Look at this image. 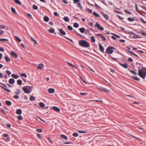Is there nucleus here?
<instances>
[{"mask_svg":"<svg viewBox=\"0 0 146 146\" xmlns=\"http://www.w3.org/2000/svg\"><path fill=\"white\" fill-rule=\"evenodd\" d=\"M44 65L43 64L41 63L39 64L38 65L37 68L40 69H42L44 67Z\"/></svg>","mask_w":146,"mask_h":146,"instance_id":"nucleus-19","label":"nucleus"},{"mask_svg":"<svg viewBox=\"0 0 146 146\" xmlns=\"http://www.w3.org/2000/svg\"><path fill=\"white\" fill-rule=\"evenodd\" d=\"M8 40L5 38H0V41H8Z\"/></svg>","mask_w":146,"mask_h":146,"instance_id":"nucleus-55","label":"nucleus"},{"mask_svg":"<svg viewBox=\"0 0 146 146\" xmlns=\"http://www.w3.org/2000/svg\"><path fill=\"white\" fill-rule=\"evenodd\" d=\"M127 20L128 21L130 22H132L135 20L134 17H133V18H132L130 17H129L127 18Z\"/></svg>","mask_w":146,"mask_h":146,"instance_id":"nucleus-33","label":"nucleus"},{"mask_svg":"<svg viewBox=\"0 0 146 146\" xmlns=\"http://www.w3.org/2000/svg\"><path fill=\"white\" fill-rule=\"evenodd\" d=\"M60 33V35H66V32L63 31L62 29H60L58 30Z\"/></svg>","mask_w":146,"mask_h":146,"instance_id":"nucleus-8","label":"nucleus"},{"mask_svg":"<svg viewBox=\"0 0 146 146\" xmlns=\"http://www.w3.org/2000/svg\"><path fill=\"white\" fill-rule=\"evenodd\" d=\"M11 76L12 77L15 79H17L19 77V76L17 75L14 74H12L11 75Z\"/></svg>","mask_w":146,"mask_h":146,"instance_id":"nucleus-22","label":"nucleus"},{"mask_svg":"<svg viewBox=\"0 0 146 146\" xmlns=\"http://www.w3.org/2000/svg\"><path fill=\"white\" fill-rule=\"evenodd\" d=\"M118 63L120 65L123 67L125 69H127L128 68V65L127 63H125L124 64L121 63V62H119Z\"/></svg>","mask_w":146,"mask_h":146,"instance_id":"nucleus-9","label":"nucleus"},{"mask_svg":"<svg viewBox=\"0 0 146 146\" xmlns=\"http://www.w3.org/2000/svg\"><path fill=\"white\" fill-rule=\"evenodd\" d=\"M64 37H65V38L67 39H68L69 40H70V41L72 43H74V42L73 41V40H72L71 39H70V38H68L65 36H64Z\"/></svg>","mask_w":146,"mask_h":146,"instance_id":"nucleus-54","label":"nucleus"},{"mask_svg":"<svg viewBox=\"0 0 146 146\" xmlns=\"http://www.w3.org/2000/svg\"><path fill=\"white\" fill-rule=\"evenodd\" d=\"M139 33L140 34L142 35L146 36V33L144 31L142 30H140V32Z\"/></svg>","mask_w":146,"mask_h":146,"instance_id":"nucleus-14","label":"nucleus"},{"mask_svg":"<svg viewBox=\"0 0 146 146\" xmlns=\"http://www.w3.org/2000/svg\"><path fill=\"white\" fill-rule=\"evenodd\" d=\"M43 20L46 22H48L49 20V18L46 15H45L43 18Z\"/></svg>","mask_w":146,"mask_h":146,"instance_id":"nucleus-15","label":"nucleus"},{"mask_svg":"<svg viewBox=\"0 0 146 146\" xmlns=\"http://www.w3.org/2000/svg\"><path fill=\"white\" fill-rule=\"evenodd\" d=\"M138 74L143 79H145L146 76V68L143 67L141 70H139Z\"/></svg>","mask_w":146,"mask_h":146,"instance_id":"nucleus-2","label":"nucleus"},{"mask_svg":"<svg viewBox=\"0 0 146 146\" xmlns=\"http://www.w3.org/2000/svg\"><path fill=\"white\" fill-rule=\"evenodd\" d=\"M117 15V16L118 17V18L120 19L121 20H123L124 19V18L121 17V16H120L119 15Z\"/></svg>","mask_w":146,"mask_h":146,"instance_id":"nucleus-63","label":"nucleus"},{"mask_svg":"<svg viewBox=\"0 0 146 146\" xmlns=\"http://www.w3.org/2000/svg\"><path fill=\"white\" fill-rule=\"evenodd\" d=\"M22 113V110L21 109H19L16 110V113L18 115H21Z\"/></svg>","mask_w":146,"mask_h":146,"instance_id":"nucleus-16","label":"nucleus"},{"mask_svg":"<svg viewBox=\"0 0 146 146\" xmlns=\"http://www.w3.org/2000/svg\"><path fill=\"white\" fill-rule=\"evenodd\" d=\"M67 28L70 31H72V30H74L73 29L72 27L70 25H68L67 26Z\"/></svg>","mask_w":146,"mask_h":146,"instance_id":"nucleus-45","label":"nucleus"},{"mask_svg":"<svg viewBox=\"0 0 146 146\" xmlns=\"http://www.w3.org/2000/svg\"><path fill=\"white\" fill-rule=\"evenodd\" d=\"M5 59L7 62H9L10 61V59L9 58L8 56L6 55V56L4 57Z\"/></svg>","mask_w":146,"mask_h":146,"instance_id":"nucleus-24","label":"nucleus"},{"mask_svg":"<svg viewBox=\"0 0 146 146\" xmlns=\"http://www.w3.org/2000/svg\"><path fill=\"white\" fill-rule=\"evenodd\" d=\"M18 119L19 120H22L23 119V117L21 116H18Z\"/></svg>","mask_w":146,"mask_h":146,"instance_id":"nucleus-58","label":"nucleus"},{"mask_svg":"<svg viewBox=\"0 0 146 146\" xmlns=\"http://www.w3.org/2000/svg\"><path fill=\"white\" fill-rule=\"evenodd\" d=\"M80 94L81 95L85 96V95H87L88 94V93H86V92H85V93L80 92Z\"/></svg>","mask_w":146,"mask_h":146,"instance_id":"nucleus-56","label":"nucleus"},{"mask_svg":"<svg viewBox=\"0 0 146 146\" xmlns=\"http://www.w3.org/2000/svg\"><path fill=\"white\" fill-rule=\"evenodd\" d=\"M96 35L98 36H100L102 40L104 41H106V39L105 37L102 34H96Z\"/></svg>","mask_w":146,"mask_h":146,"instance_id":"nucleus-7","label":"nucleus"},{"mask_svg":"<svg viewBox=\"0 0 146 146\" xmlns=\"http://www.w3.org/2000/svg\"><path fill=\"white\" fill-rule=\"evenodd\" d=\"M95 27H96L98 28V29L100 30L101 31H103L104 30V28L103 27H101L100 25L98 23L96 22V23Z\"/></svg>","mask_w":146,"mask_h":146,"instance_id":"nucleus-6","label":"nucleus"},{"mask_svg":"<svg viewBox=\"0 0 146 146\" xmlns=\"http://www.w3.org/2000/svg\"><path fill=\"white\" fill-rule=\"evenodd\" d=\"M17 82L19 85L20 86L21 85L22 83V81L20 79H19L17 80Z\"/></svg>","mask_w":146,"mask_h":146,"instance_id":"nucleus-29","label":"nucleus"},{"mask_svg":"<svg viewBox=\"0 0 146 146\" xmlns=\"http://www.w3.org/2000/svg\"><path fill=\"white\" fill-rule=\"evenodd\" d=\"M128 60L129 62H133V59L131 58H129L128 59Z\"/></svg>","mask_w":146,"mask_h":146,"instance_id":"nucleus-61","label":"nucleus"},{"mask_svg":"<svg viewBox=\"0 0 146 146\" xmlns=\"http://www.w3.org/2000/svg\"><path fill=\"white\" fill-rule=\"evenodd\" d=\"M36 131L38 132L41 133L42 131V130L41 129H36Z\"/></svg>","mask_w":146,"mask_h":146,"instance_id":"nucleus-53","label":"nucleus"},{"mask_svg":"<svg viewBox=\"0 0 146 146\" xmlns=\"http://www.w3.org/2000/svg\"><path fill=\"white\" fill-rule=\"evenodd\" d=\"M64 21L66 22H68L70 21V19L67 17H65L63 18Z\"/></svg>","mask_w":146,"mask_h":146,"instance_id":"nucleus-27","label":"nucleus"},{"mask_svg":"<svg viewBox=\"0 0 146 146\" xmlns=\"http://www.w3.org/2000/svg\"><path fill=\"white\" fill-rule=\"evenodd\" d=\"M60 137L62 138L67 140L68 139L67 137L64 134H62L60 135Z\"/></svg>","mask_w":146,"mask_h":146,"instance_id":"nucleus-21","label":"nucleus"},{"mask_svg":"<svg viewBox=\"0 0 146 146\" xmlns=\"http://www.w3.org/2000/svg\"><path fill=\"white\" fill-rule=\"evenodd\" d=\"M9 82L10 84H13L15 82V80L13 78H10L9 80Z\"/></svg>","mask_w":146,"mask_h":146,"instance_id":"nucleus-18","label":"nucleus"},{"mask_svg":"<svg viewBox=\"0 0 146 146\" xmlns=\"http://www.w3.org/2000/svg\"><path fill=\"white\" fill-rule=\"evenodd\" d=\"M11 54L13 57L15 59L17 58H18V56L17 54L13 51H11Z\"/></svg>","mask_w":146,"mask_h":146,"instance_id":"nucleus-11","label":"nucleus"},{"mask_svg":"<svg viewBox=\"0 0 146 146\" xmlns=\"http://www.w3.org/2000/svg\"><path fill=\"white\" fill-rule=\"evenodd\" d=\"M32 86H24L22 87V89L24 92L26 94H29L32 91Z\"/></svg>","mask_w":146,"mask_h":146,"instance_id":"nucleus-3","label":"nucleus"},{"mask_svg":"<svg viewBox=\"0 0 146 146\" xmlns=\"http://www.w3.org/2000/svg\"><path fill=\"white\" fill-rule=\"evenodd\" d=\"M14 1L16 3L20 5H22L21 2L19 0H14Z\"/></svg>","mask_w":146,"mask_h":146,"instance_id":"nucleus-28","label":"nucleus"},{"mask_svg":"<svg viewBox=\"0 0 146 146\" xmlns=\"http://www.w3.org/2000/svg\"><path fill=\"white\" fill-rule=\"evenodd\" d=\"M48 92L52 94L54 92L55 90L53 88H50L48 89Z\"/></svg>","mask_w":146,"mask_h":146,"instance_id":"nucleus-17","label":"nucleus"},{"mask_svg":"<svg viewBox=\"0 0 146 146\" xmlns=\"http://www.w3.org/2000/svg\"><path fill=\"white\" fill-rule=\"evenodd\" d=\"M134 38H140L141 37L139 35H137L135 34L133 36Z\"/></svg>","mask_w":146,"mask_h":146,"instance_id":"nucleus-40","label":"nucleus"},{"mask_svg":"<svg viewBox=\"0 0 146 146\" xmlns=\"http://www.w3.org/2000/svg\"><path fill=\"white\" fill-rule=\"evenodd\" d=\"M68 64L70 66L72 67L73 68H76V67L74 66V65H73L71 63H69V62H67Z\"/></svg>","mask_w":146,"mask_h":146,"instance_id":"nucleus-43","label":"nucleus"},{"mask_svg":"<svg viewBox=\"0 0 146 146\" xmlns=\"http://www.w3.org/2000/svg\"><path fill=\"white\" fill-rule=\"evenodd\" d=\"M33 9L36 10L38 9V7L36 5H33Z\"/></svg>","mask_w":146,"mask_h":146,"instance_id":"nucleus-42","label":"nucleus"},{"mask_svg":"<svg viewBox=\"0 0 146 146\" xmlns=\"http://www.w3.org/2000/svg\"><path fill=\"white\" fill-rule=\"evenodd\" d=\"M72 136L74 137H77L78 136V134L77 133H74L72 134Z\"/></svg>","mask_w":146,"mask_h":146,"instance_id":"nucleus-51","label":"nucleus"},{"mask_svg":"<svg viewBox=\"0 0 146 146\" xmlns=\"http://www.w3.org/2000/svg\"><path fill=\"white\" fill-rule=\"evenodd\" d=\"M6 73L8 75H10L11 74V72L8 70H6Z\"/></svg>","mask_w":146,"mask_h":146,"instance_id":"nucleus-62","label":"nucleus"},{"mask_svg":"<svg viewBox=\"0 0 146 146\" xmlns=\"http://www.w3.org/2000/svg\"><path fill=\"white\" fill-rule=\"evenodd\" d=\"M77 4L78 7L80 8L81 9H82V7L81 5V3H80L78 2Z\"/></svg>","mask_w":146,"mask_h":146,"instance_id":"nucleus-50","label":"nucleus"},{"mask_svg":"<svg viewBox=\"0 0 146 146\" xmlns=\"http://www.w3.org/2000/svg\"><path fill=\"white\" fill-rule=\"evenodd\" d=\"M52 108L55 111L58 112H59L60 111V109L56 106H53L52 107Z\"/></svg>","mask_w":146,"mask_h":146,"instance_id":"nucleus-13","label":"nucleus"},{"mask_svg":"<svg viewBox=\"0 0 146 146\" xmlns=\"http://www.w3.org/2000/svg\"><path fill=\"white\" fill-rule=\"evenodd\" d=\"M74 32L75 33H76L77 35H78L80 36V37H82V38H84V36H83V35H81V34H79V33H78L76 31L74 30Z\"/></svg>","mask_w":146,"mask_h":146,"instance_id":"nucleus-35","label":"nucleus"},{"mask_svg":"<svg viewBox=\"0 0 146 146\" xmlns=\"http://www.w3.org/2000/svg\"><path fill=\"white\" fill-rule=\"evenodd\" d=\"M48 32L50 33H53L54 32V29L51 28L48 30Z\"/></svg>","mask_w":146,"mask_h":146,"instance_id":"nucleus-31","label":"nucleus"},{"mask_svg":"<svg viewBox=\"0 0 146 146\" xmlns=\"http://www.w3.org/2000/svg\"><path fill=\"white\" fill-rule=\"evenodd\" d=\"M86 30L84 27H82L79 29V30L82 33H84Z\"/></svg>","mask_w":146,"mask_h":146,"instance_id":"nucleus-23","label":"nucleus"},{"mask_svg":"<svg viewBox=\"0 0 146 146\" xmlns=\"http://www.w3.org/2000/svg\"><path fill=\"white\" fill-rule=\"evenodd\" d=\"M110 56L112 59L113 60L117 62H119V61L117 60L116 58L113 57L111 55Z\"/></svg>","mask_w":146,"mask_h":146,"instance_id":"nucleus-57","label":"nucleus"},{"mask_svg":"<svg viewBox=\"0 0 146 146\" xmlns=\"http://www.w3.org/2000/svg\"><path fill=\"white\" fill-rule=\"evenodd\" d=\"M11 11H12V12L14 13V14H17V12H16V11H15V9L13 7H11Z\"/></svg>","mask_w":146,"mask_h":146,"instance_id":"nucleus-39","label":"nucleus"},{"mask_svg":"<svg viewBox=\"0 0 146 146\" xmlns=\"http://www.w3.org/2000/svg\"><path fill=\"white\" fill-rule=\"evenodd\" d=\"M39 106L41 107H44L45 106V104L42 102H40L39 104Z\"/></svg>","mask_w":146,"mask_h":146,"instance_id":"nucleus-41","label":"nucleus"},{"mask_svg":"<svg viewBox=\"0 0 146 146\" xmlns=\"http://www.w3.org/2000/svg\"><path fill=\"white\" fill-rule=\"evenodd\" d=\"M131 78L132 79L137 81H139L140 80V79L139 78L136 76H132L131 77Z\"/></svg>","mask_w":146,"mask_h":146,"instance_id":"nucleus-25","label":"nucleus"},{"mask_svg":"<svg viewBox=\"0 0 146 146\" xmlns=\"http://www.w3.org/2000/svg\"><path fill=\"white\" fill-rule=\"evenodd\" d=\"M80 1V0H73V2L74 4H77Z\"/></svg>","mask_w":146,"mask_h":146,"instance_id":"nucleus-52","label":"nucleus"},{"mask_svg":"<svg viewBox=\"0 0 146 146\" xmlns=\"http://www.w3.org/2000/svg\"><path fill=\"white\" fill-rule=\"evenodd\" d=\"M73 26L74 27H75L76 28H78L79 26V25L78 24V23H74L73 25Z\"/></svg>","mask_w":146,"mask_h":146,"instance_id":"nucleus-37","label":"nucleus"},{"mask_svg":"<svg viewBox=\"0 0 146 146\" xmlns=\"http://www.w3.org/2000/svg\"><path fill=\"white\" fill-rule=\"evenodd\" d=\"M86 31L85 32V34H88V35L90 34V31L89 30H87V29H86Z\"/></svg>","mask_w":146,"mask_h":146,"instance_id":"nucleus-59","label":"nucleus"},{"mask_svg":"<svg viewBox=\"0 0 146 146\" xmlns=\"http://www.w3.org/2000/svg\"><path fill=\"white\" fill-rule=\"evenodd\" d=\"M129 70V72L133 74H134L135 75H137V73L136 72H135L132 70Z\"/></svg>","mask_w":146,"mask_h":146,"instance_id":"nucleus-44","label":"nucleus"},{"mask_svg":"<svg viewBox=\"0 0 146 146\" xmlns=\"http://www.w3.org/2000/svg\"><path fill=\"white\" fill-rule=\"evenodd\" d=\"M15 38L19 42H20L21 41V39L17 36H15Z\"/></svg>","mask_w":146,"mask_h":146,"instance_id":"nucleus-30","label":"nucleus"},{"mask_svg":"<svg viewBox=\"0 0 146 146\" xmlns=\"http://www.w3.org/2000/svg\"><path fill=\"white\" fill-rule=\"evenodd\" d=\"M27 15L28 17H29L30 18H31V19H33V17H32V16L29 13H27Z\"/></svg>","mask_w":146,"mask_h":146,"instance_id":"nucleus-60","label":"nucleus"},{"mask_svg":"<svg viewBox=\"0 0 146 146\" xmlns=\"http://www.w3.org/2000/svg\"><path fill=\"white\" fill-rule=\"evenodd\" d=\"M30 100L31 101H33L35 100V98L33 96H31L30 98Z\"/></svg>","mask_w":146,"mask_h":146,"instance_id":"nucleus-38","label":"nucleus"},{"mask_svg":"<svg viewBox=\"0 0 146 146\" xmlns=\"http://www.w3.org/2000/svg\"><path fill=\"white\" fill-rule=\"evenodd\" d=\"M99 48L100 50L102 53H104V47L100 43L99 44Z\"/></svg>","mask_w":146,"mask_h":146,"instance_id":"nucleus-10","label":"nucleus"},{"mask_svg":"<svg viewBox=\"0 0 146 146\" xmlns=\"http://www.w3.org/2000/svg\"><path fill=\"white\" fill-rule=\"evenodd\" d=\"M88 25L90 26H91L92 27H93V23L92 22H89L88 23Z\"/></svg>","mask_w":146,"mask_h":146,"instance_id":"nucleus-64","label":"nucleus"},{"mask_svg":"<svg viewBox=\"0 0 146 146\" xmlns=\"http://www.w3.org/2000/svg\"><path fill=\"white\" fill-rule=\"evenodd\" d=\"M0 84H1V85H2L3 86H1L0 85V87L4 89L5 91H7L8 92L10 93L11 92V91L9 89H8L6 88H6H7V86H6V85L5 84H4L3 83H2L0 82Z\"/></svg>","mask_w":146,"mask_h":146,"instance_id":"nucleus-5","label":"nucleus"},{"mask_svg":"<svg viewBox=\"0 0 146 146\" xmlns=\"http://www.w3.org/2000/svg\"><path fill=\"white\" fill-rule=\"evenodd\" d=\"M20 76L21 77H24L25 78L27 77V75L25 73H22L20 75Z\"/></svg>","mask_w":146,"mask_h":146,"instance_id":"nucleus-46","label":"nucleus"},{"mask_svg":"<svg viewBox=\"0 0 146 146\" xmlns=\"http://www.w3.org/2000/svg\"><path fill=\"white\" fill-rule=\"evenodd\" d=\"M93 15L97 17H100V15L98 14L96 12L94 11L93 12Z\"/></svg>","mask_w":146,"mask_h":146,"instance_id":"nucleus-32","label":"nucleus"},{"mask_svg":"<svg viewBox=\"0 0 146 146\" xmlns=\"http://www.w3.org/2000/svg\"><path fill=\"white\" fill-rule=\"evenodd\" d=\"M101 13L102 14L103 17L106 19V20L109 19V16L108 15L105 14L103 11L101 12Z\"/></svg>","mask_w":146,"mask_h":146,"instance_id":"nucleus-12","label":"nucleus"},{"mask_svg":"<svg viewBox=\"0 0 146 146\" xmlns=\"http://www.w3.org/2000/svg\"><path fill=\"white\" fill-rule=\"evenodd\" d=\"M0 111L1 113L5 115L6 114V112L4 110L2 109H0Z\"/></svg>","mask_w":146,"mask_h":146,"instance_id":"nucleus-48","label":"nucleus"},{"mask_svg":"<svg viewBox=\"0 0 146 146\" xmlns=\"http://www.w3.org/2000/svg\"><path fill=\"white\" fill-rule=\"evenodd\" d=\"M78 44L80 46L83 47L88 48L90 46L89 42L85 40H79Z\"/></svg>","mask_w":146,"mask_h":146,"instance_id":"nucleus-1","label":"nucleus"},{"mask_svg":"<svg viewBox=\"0 0 146 146\" xmlns=\"http://www.w3.org/2000/svg\"><path fill=\"white\" fill-rule=\"evenodd\" d=\"M135 8L137 12L138 13L140 11L139 10V9L137 3L135 4Z\"/></svg>","mask_w":146,"mask_h":146,"instance_id":"nucleus-47","label":"nucleus"},{"mask_svg":"<svg viewBox=\"0 0 146 146\" xmlns=\"http://www.w3.org/2000/svg\"><path fill=\"white\" fill-rule=\"evenodd\" d=\"M90 39L93 42H95L96 40L95 38V37L94 36H92L90 37Z\"/></svg>","mask_w":146,"mask_h":146,"instance_id":"nucleus-36","label":"nucleus"},{"mask_svg":"<svg viewBox=\"0 0 146 146\" xmlns=\"http://www.w3.org/2000/svg\"><path fill=\"white\" fill-rule=\"evenodd\" d=\"M5 103L8 106H11L12 104L11 102L9 100L6 101H5Z\"/></svg>","mask_w":146,"mask_h":146,"instance_id":"nucleus-20","label":"nucleus"},{"mask_svg":"<svg viewBox=\"0 0 146 146\" xmlns=\"http://www.w3.org/2000/svg\"><path fill=\"white\" fill-rule=\"evenodd\" d=\"M30 38L31 40L32 41L34 42V44H38L36 40L34 39L32 37H31Z\"/></svg>","mask_w":146,"mask_h":146,"instance_id":"nucleus-34","label":"nucleus"},{"mask_svg":"<svg viewBox=\"0 0 146 146\" xmlns=\"http://www.w3.org/2000/svg\"><path fill=\"white\" fill-rule=\"evenodd\" d=\"M16 90V92H15V94L17 95H18L21 93V91L19 89V88L17 89Z\"/></svg>","mask_w":146,"mask_h":146,"instance_id":"nucleus-26","label":"nucleus"},{"mask_svg":"<svg viewBox=\"0 0 146 146\" xmlns=\"http://www.w3.org/2000/svg\"><path fill=\"white\" fill-rule=\"evenodd\" d=\"M113 52V50L111 49L110 46H108L105 52L106 53H108L109 54H112Z\"/></svg>","mask_w":146,"mask_h":146,"instance_id":"nucleus-4","label":"nucleus"},{"mask_svg":"<svg viewBox=\"0 0 146 146\" xmlns=\"http://www.w3.org/2000/svg\"><path fill=\"white\" fill-rule=\"evenodd\" d=\"M103 91L104 92L106 93H108L110 92V90H109L107 89L104 88Z\"/></svg>","mask_w":146,"mask_h":146,"instance_id":"nucleus-49","label":"nucleus"}]
</instances>
